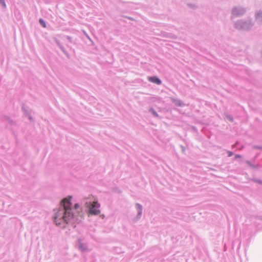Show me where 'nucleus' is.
<instances>
[{
    "mask_svg": "<svg viewBox=\"0 0 262 262\" xmlns=\"http://www.w3.org/2000/svg\"><path fill=\"white\" fill-rule=\"evenodd\" d=\"M72 199V196L69 195L60 201V208L53 217L54 222L61 228L66 227V224L73 221L76 216L73 212Z\"/></svg>",
    "mask_w": 262,
    "mask_h": 262,
    "instance_id": "obj_1",
    "label": "nucleus"
},
{
    "mask_svg": "<svg viewBox=\"0 0 262 262\" xmlns=\"http://www.w3.org/2000/svg\"><path fill=\"white\" fill-rule=\"evenodd\" d=\"M254 25V23L251 19H241L236 21L233 26L234 27L239 31H249Z\"/></svg>",
    "mask_w": 262,
    "mask_h": 262,
    "instance_id": "obj_2",
    "label": "nucleus"
},
{
    "mask_svg": "<svg viewBox=\"0 0 262 262\" xmlns=\"http://www.w3.org/2000/svg\"><path fill=\"white\" fill-rule=\"evenodd\" d=\"M89 198H85L83 200L85 207L88 209L90 214L92 215H98L100 210L98 209L100 207V203L97 201L92 202L91 200L88 201Z\"/></svg>",
    "mask_w": 262,
    "mask_h": 262,
    "instance_id": "obj_3",
    "label": "nucleus"
},
{
    "mask_svg": "<svg viewBox=\"0 0 262 262\" xmlns=\"http://www.w3.org/2000/svg\"><path fill=\"white\" fill-rule=\"evenodd\" d=\"M246 12V9L242 6L234 7L231 10V18L233 17H240L244 15Z\"/></svg>",
    "mask_w": 262,
    "mask_h": 262,
    "instance_id": "obj_4",
    "label": "nucleus"
},
{
    "mask_svg": "<svg viewBox=\"0 0 262 262\" xmlns=\"http://www.w3.org/2000/svg\"><path fill=\"white\" fill-rule=\"evenodd\" d=\"M82 240L80 238H79L77 241L76 246L79 250H80L82 252H86L88 250L86 245L83 243H82Z\"/></svg>",
    "mask_w": 262,
    "mask_h": 262,
    "instance_id": "obj_5",
    "label": "nucleus"
},
{
    "mask_svg": "<svg viewBox=\"0 0 262 262\" xmlns=\"http://www.w3.org/2000/svg\"><path fill=\"white\" fill-rule=\"evenodd\" d=\"M148 80L150 82L155 83L157 85H160L162 84L161 80L157 76L148 77Z\"/></svg>",
    "mask_w": 262,
    "mask_h": 262,
    "instance_id": "obj_6",
    "label": "nucleus"
},
{
    "mask_svg": "<svg viewBox=\"0 0 262 262\" xmlns=\"http://www.w3.org/2000/svg\"><path fill=\"white\" fill-rule=\"evenodd\" d=\"M136 208L138 211V213L136 216V219L137 220H140L142 214V210H143V207L142 206L139 204L136 203L135 205Z\"/></svg>",
    "mask_w": 262,
    "mask_h": 262,
    "instance_id": "obj_7",
    "label": "nucleus"
},
{
    "mask_svg": "<svg viewBox=\"0 0 262 262\" xmlns=\"http://www.w3.org/2000/svg\"><path fill=\"white\" fill-rule=\"evenodd\" d=\"M54 41L57 45V46L60 48V49L62 51V52L67 56H69V54L66 50L65 48L63 47V46L61 43L60 41L57 39L56 38H54Z\"/></svg>",
    "mask_w": 262,
    "mask_h": 262,
    "instance_id": "obj_8",
    "label": "nucleus"
},
{
    "mask_svg": "<svg viewBox=\"0 0 262 262\" xmlns=\"http://www.w3.org/2000/svg\"><path fill=\"white\" fill-rule=\"evenodd\" d=\"M171 101L177 106L183 107L184 106L183 102L179 99L171 98Z\"/></svg>",
    "mask_w": 262,
    "mask_h": 262,
    "instance_id": "obj_9",
    "label": "nucleus"
},
{
    "mask_svg": "<svg viewBox=\"0 0 262 262\" xmlns=\"http://www.w3.org/2000/svg\"><path fill=\"white\" fill-rule=\"evenodd\" d=\"M255 19L258 23H262V11L259 10L256 13Z\"/></svg>",
    "mask_w": 262,
    "mask_h": 262,
    "instance_id": "obj_10",
    "label": "nucleus"
},
{
    "mask_svg": "<svg viewBox=\"0 0 262 262\" xmlns=\"http://www.w3.org/2000/svg\"><path fill=\"white\" fill-rule=\"evenodd\" d=\"M148 112L151 113L154 117L160 118L158 113L155 111V110L152 107H150L148 110Z\"/></svg>",
    "mask_w": 262,
    "mask_h": 262,
    "instance_id": "obj_11",
    "label": "nucleus"
},
{
    "mask_svg": "<svg viewBox=\"0 0 262 262\" xmlns=\"http://www.w3.org/2000/svg\"><path fill=\"white\" fill-rule=\"evenodd\" d=\"M21 109L26 116L30 114L28 110L27 106L25 104H23Z\"/></svg>",
    "mask_w": 262,
    "mask_h": 262,
    "instance_id": "obj_12",
    "label": "nucleus"
},
{
    "mask_svg": "<svg viewBox=\"0 0 262 262\" xmlns=\"http://www.w3.org/2000/svg\"><path fill=\"white\" fill-rule=\"evenodd\" d=\"M224 115L227 120H228L230 122H233L234 119H233V117L231 116L230 115H229L227 113H225Z\"/></svg>",
    "mask_w": 262,
    "mask_h": 262,
    "instance_id": "obj_13",
    "label": "nucleus"
},
{
    "mask_svg": "<svg viewBox=\"0 0 262 262\" xmlns=\"http://www.w3.org/2000/svg\"><path fill=\"white\" fill-rule=\"evenodd\" d=\"M5 120L7 121L8 123L11 125H13L14 123L13 121L9 117L6 116L5 117Z\"/></svg>",
    "mask_w": 262,
    "mask_h": 262,
    "instance_id": "obj_14",
    "label": "nucleus"
},
{
    "mask_svg": "<svg viewBox=\"0 0 262 262\" xmlns=\"http://www.w3.org/2000/svg\"><path fill=\"white\" fill-rule=\"evenodd\" d=\"M39 23L42 27L46 28L47 26L46 22L42 18H40L39 19Z\"/></svg>",
    "mask_w": 262,
    "mask_h": 262,
    "instance_id": "obj_15",
    "label": "nucleus"
},
{
    "mask_svg": "<svg viewBox=\"0 0 262 262\" xmlns=\"http://www.w3.org/2000/svg\"><path fill=\"white\" fill-rule=\"evenodd\" d=\"M251 181L255 183H257L262 185V180H258V179H257L255 178H253V179H251Z\"/></svg>",
    "mask_w": 262,
    "mask_h": 262,
    "instance_id": "obj_16",
    "label": "nucleus"
},
{
    "mask_svg": "<svg viewBox=\"0 0 262 262\" xmlns=\"http://www.w3.org/2000/svg\"><path fill=\"white\" fill-rule=\"evenodd\" d=\"M0 5H1L4 8L6 7V5L5 2V0H0Z\"/></svg>",
    "mask_w": 262,
    "mask_h": 262,
    "instance_id": "obj_17",
    "label": "nucleus"
},
{
    "mask_svg": "<svg viewBox=\"0 0 262 262\" xmlns=\"http://www.w3.org/2000/svg\"><path fill=\"white\" fill-rule=\"evenodd\" d=\"M65 37L69 40V41L70 43H72V39L71 37L66 35V36H65Z\"/></svg>",
    "mask_w": 262,
    "mask_h": 262,
    "instance_id": "obj_18",
    "label": "nucleus"
},
{
    "mask_svg": "<svg viewBox=\"0 0 262 262\" xmlns=\"http://www.w3.org/2000/svg\"><path fill=\"white\" fill-rule=\"evenodd\" d=\"M253 148L254 149H258L262 150V146H261L255 145V146H253Z\"/></svg>",
    "mask_w": 262,
    "mask_h": 262,
    "instance_id": "obj_19",
    "label": "nucleus"
},
{
    "mask_svg": "<svg viewBox=\"0 0 262 262\" xmlns=\"http://www.w3.org/2000/svg\"><path fill=\"white\" fill-rule=\"evenodd\" d=\"M227 154H228V157H230L232 156L233 155V152L231 151H227Z\"/></svg>",
    "mask_w": 262,
    "mask_h": 262,
    "instance_id": "obj_20",
    "label": "nucleus"
},
{
    "mask_svg": "<svg viewBox=\"0 0 262 262\" xmlns=\"http://www.w3.org/2000/svg\"><path fill=\"white\" fill-rule=\"evenodd\" d=\"M241 157H242L241 155H238V154H236L234 157V159L241 158Z\"/></svg>",
    "mask_w": 262,
    "mask_h": 262,
    "instance_id": "obj_21",
    "label": "nucleus"
},
{
    "mask_svg": "<svg viewBox=\"0 0 262 262\" xmlns=\"http://www.w3.org/2000/svg\"><path fill=\"white\" fill-rule=\"evenodd\" d=\"M27 117H28V119L30 120V121H33V119L32 117L31 116L30 114L28 115V116H27Z\"/></svg>",
    "mask_w": 262,
    "mask_h": 262,
    "instance_id": "obj_22",
    "label": "nucleus"
},
{
    "mask_svg": "<svg viewBox=\"0 0 262 262\" xmlns=\"http://www.w3.org/2000/svg\"><path fill=\"white\" fill-rule=\"evenodd\" d=\"M79 205L78 204L76 203L74 205V209L75 210L78 209L79 208Z\"/></svg>",
    "mask_w": 262,
    "mask_h": 262,
    "instance_id": "obj_23",
    "label": "nucleus"
},
{
    "mask_svg": "<svg viewBox=\"0 0 262 262\" xmlns=\"http://www.w3.org/2000/svg\"><path fill=\"white\" fill-rule=\"evenodd\" d=\"M254 217L257 219L259 220L262 221V216H254Z\"/></svg>",
    "mask_w": 262,
    "mask_h": 262,
    "instance_id": "obj_24",
    "label": "nucleus"
},
{
    "mask_svg": "<svg viewBox=\"0 0 262 262\" xmlns=\"http://www.w3.org/2000/svg\"><path fill=\"white\" fill-rule=\"evenodd\" d=\"M180 147H181V148L182 151L183 152H185V147H184V146H183V145H180Z\"/></svg>",
    "mask_w": 262,
    "mask_h": 262,
    "instance_id": "obj_25",
    "label": "nucleus"
},
{
    "mask_svg": "<svg viewBox=\"0 0 262 262\" xmlns=\"http://www.w3.org/2000/svg\"><path fill=\"white\" fill-rule=\"evenodd\" d=\"M188 6H189L191 8H194L195 7V6L192 5V4H188Z\"/></svg>",
    "mask_w": 262,
    "mask_h": 262,
    "instance_id": "obj_26",
    "label": "nucleus"
},
{
    "mask_svg": "<svg viewBox=\"0 0 262 262\" xmlns=\"http://www.w3.org/2000/svg\"><path fill=\"white\" fill-rule=\"evenodd\" d=\"M192 128H193V130H195V132L198 131V130L195 127L193 126Z\"/></svg>",
    "mask_w": 262,
    "mask_h": 262,
    "instance_id": "obj_27",
    "label": "nucleus"
},
{
    "mask_svg": "<svg viewBox=\"0 0 262 262\" xmlns=\"http://www.w3.org/2000/svg\"><path fill=\"white\" fill-rule=\"evenodd\" d=\"M247 163L249 165H251V166H253V165L250 163V162L247 161Z\"/></svg>",
    "mask_w": 262,
    "mask_h": 262,
    "instance_id": "obj_28",
    "label": "nucleus"
}]
</instances>
